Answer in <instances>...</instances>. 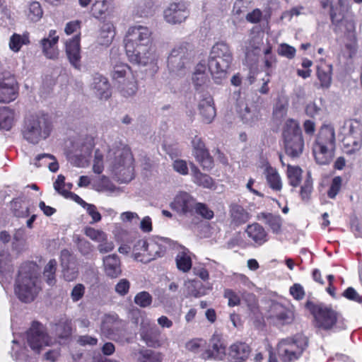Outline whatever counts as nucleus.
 Masks as SVG:
<instances>
[{
	"label": "nucleus",
	"instance_id": "obj_1",
	"mask_svg": "<svg viewBox=\"0 0 362 362\" xmlns=\"http://www.w3.org/2000/svg\"><path fill=\"white\" fill-rule=\"evenodd\" d=\"M151 31L146 26L138 25L129 28L124 47L131 63L144 66L157 60L158 57L151 46Z\"/></svg>",
	"mask_w": 362,
	"mask_h": 362
},
{
	"label": "nucleus",
	"instance_id": "obj_2",
	"mask_svg": "<svg viewBox=\"0 0 362 362\" xmlns=\"http://www.w3.org/2000/svg\"><path fill=\"white\" fill-rule=\"evenodd\" d=\"M39 283L37 266L33 263L23 264L16 280L15 293L22 302H32L40 289Z\"/></svg>",
	"mask_w": 362,
	"mask_h": 362
},
{
	"label": "nucleus",
	"instance_id": "obj_3",
	"mask_svg": "<svg viewBox=\"0 0 362 362\" xmlns=\"http://www.w3.org/2000/svg\"><path fill=\"white\" fill-rule=\"evenodd\" d=\"M233 59L232 51L227 43L217 42L211 47L208 66L216 83L221 84L227 78Z\"/></svg>",
	"mask_w": 362,
	"mask_h": 362
},
{
	"label": "nucleus",
	"instance_id": "obj_4",
	"mask_svg": "<svg viewBox=\"0 0 362 362\" xmlns=\"http://www.w3.org/2000/svg\"><path fill=\"white\" fill-rule=\"evenodd\" d=\"M335 149V132L332 125H323L320 128L313 146L316 162L320 165L330 163Z\"/></svg>",
	"mask_w": 362,
	"mask_h": 362
},
{
	"label": "nucleus",
	"instance_id": "obj_5",
	"mask_svg": "<svg viewBox=\"0 0 362 362\" xmlns=\"http://www.w3.org/2000/svg\"><path fill=\"white\" fill-rule=\"evenodd\" d=\"M169 245V239L162 237H155L148 240H140L134 246V258L137 261L149 262L163 256Z\"/></svg>",
	"mask_w": 362,
	"mask_h": 362
},
{
	"label": "nucleus",
	"instance_id": "obj_6",
	"mask_svg": "<svg viewBox=\"0 0 362 362\" xmlns=\"http://www.w3.org/2000/svg\"><path fill=\"white\" fill-rule=\"evenodd\" d=\"M52 131V124L48 116L45 114L30 115L25 120L23 130V137L28 142L37 144L47 139Z\"/></svg>",
	"mask_w": 362,
	"mask_h": 362
},
{
	"label": "nucleus",
	"instance_id": "obj_7",
	"mask_svg": "<svg viewBox=\"0 0 362 362\" xmlns=\"http://www.w3.org/2000/svg\"><path fill=\"white\" fill-rule=\"evenodd\" d=\"M282 136L286 155L291 158H298L303 151L304 140L298 122L287 119L283 127Z\"/></svg>",
	"mask_w": 362,
	"mask_h": 362
},
{
	"label": "nucleus",
	"instance_id": "obj_8",
	"mask_svg": "<svg viewBox=\"0 0 362 362\" xmlns=\"http://www.w3.org/2000/svg\"><path fill=\"white\" fill-rule=\"evenodd\" d=\"M112 152L108 154L110 162V169L116 176L118 181L121 182H129L134 178L133 157L128 150L117 149L113 153L114 158H112Z\"/></svg>",
	"mask_w": 362,
	"mask_h": 362
},
{
	"label": "nucleus",
	"instance_id": "obj_9",
	"mask_svg": "<svg viewBox=\"0 0 362 362\" xmlns=\"http://www.w3.org/2000/svg\"><path fill=\"white\" fill-rule=\"evenodd\" d=\"M306 305L315 317L317 327L324 330H337L344 327L341 315L331 307L324 304L313 305L310 302Z\"/></svg>",
	"mask_w": 362,
	"mask_h": 362
},
{
	"label": "nucleus",
	"instance_id": "obj_10",
	"mask_svg": "<svg viewBox=\"0 0 362 362\" xmlns=\"http://www.w3.org/2000/svg\"><path fill=\"white\" fill-rule=\"evenodd\" d=\"M308 339L302 334L284 339L278 344V354L284 362L297 360L308 346Z\"/></svg>",
	"mask_w": 362,
	"mask_h": 362
},
{
	"label": "nucleus",
	"instance_id": "obj_11",
	"mask_svg": "<svg viewBox=\"0 0 362 362\" xmlns=\"http://www.w3.org/2000/svg\"><path fill=\"white\" fill-rule=\"evenodd\" d=\"M100 331L109 339L122 344L129 342L126 337L124 322L115 313L104 315L101 320Z\"/></svg>",
	"mask_w": 362,
	"mask_h": 362
},
{
	"label": "nucleus",
	"instance_id": "obj_12",
	"mask_svg": "<svg viewBox=\"0 0 362 362\" xmlns=\"http://www.w3.org/2000/svg\"><path fill=\"white\" fill-rule=\"evenodd\" d=\"M27 342L30 349L40 354L45 346L53 344L52 338L47 333L44 326L37 322H33L31 327L27 332Z\"/></svg>",
	"mask_w": 362,
	"mask_h": 362
},
{
	"label": "nucleus",
	"instance_id": "obj_13",
	"mask_svg": "<svg viewBox=\"0 0 362 362\" xmlns=\"http://www.w3.org/2000/svg\"><path fill=\"white\" fill-rule=\"evenodd\" d=\"M189 44L182 42L175 46L168 58V67L171 72L178 74L189 63Z\"/></svg>",
	"mask_w": 362,
	"mask_h": 362
},
{
	"label": "nucleus",
	"instance_id": "obj_14",
	"mask_svg": "<svg viewBox=\"0 0 362 362\" xmlns=\"http://www.w3.org/2000/svg\"><path fill=\"white\" fill-rule=\"evenodd\" d=\"M17 95L18 88L15 78L10 72L0 71V103H10Z\"/></svg>",
	"mask_w": 362,
	"mask_h": 362
},
{
	"label": "nucleus",
	"instance_id": "obj_15",
	"mask_svg": "<svg viewBox=\"0 0 362 362\" xmlns=\"http://www.w3.org/2000/svg\"><path fill=\"white\" fill-rule=\"evenodd\" d=\"M139 334L148 347L158 348L163 345L160 331L149 319H144L141 322Z\"/></svg>",
	"mask_w": 362,
	"mask_h": 362
},
{
	"label": "nucleus",
	"instance_id": "obj_16",
	"mask_svg": "<svg viewBox=\"0 0 362 362\" xmlns=\"http://www.w3.org/2000/svg\"><path fill=\"white\" fill-rule=\"evenodd\" d=\"M237 112L242 121L250 126H254L261 119L262 115L259 106L242 99L238 100Z\"/></svg>",
	"mask_w": 362,
	"mask_h": 362
},
{
	"label": "nucleus",
	"instance_id": "obj_17",
	"mask_svg": "<svg viewBox=\"0 0 362 362\" xmlns=\"http://www.w3.org/2000/svg\"><path fill=\"white\" fill-rule=\"evenodd\" d=\"M269 318L277 325H289L295 318L294 309L279 303H273L270 306Z\"/></svg>",
	"mask_w": 362,
	"mask_h": 362
},
{
	"label": "nucleus",
	"instance_id": "obj_18",
	"mask_svg": "<svg viewBox=\"0 0 362 362\" xmlns=\"http://www.w3.org/2000/svg\"><path fill=\"white\" fill-rule=\"evenodd\" d=\"M192 153L197 161L204 170H211L214 166V160L206 149L202 138L195 136L192 140Z\"/></svg>",
	"mask_w": 362,
	"mask_h": 362
},
{
	"label": "nucleus",
	"instance_id": "obj_19",
	"mask_svg": "<svg viewBox=\"0 0 362 362\" xmlns=\"http://www.w3.org/2000/svg\"><path fill=\"white\" fill-rule=\"evenodd\" d=\"M189 14L185 3H173L164 11V19L172 25L180 24L187 19Z\"/></svg>",
	"mask_w": 362,
	"mask_h": 362
},
{
	"label": "nucleus",
	"instance_id": "obj_20",
	"mask_svg": "<svg viewBox=\"0 0 362 362\" xmlns=\"http://www.w3.org/2000/svg\"><path fill=\"white\" fill-rule=\"evenodd\" d=\"M196 200L187 192H180L175 196L170 204L173 210L181 215H194Z\"/></svg>",
	"mask_w": 362,
	"mask_h": 362
},
{
	"label": "nucleus",
	"instance_id": "obj_21",
	"mask_svg": "<svg viewBox=\"0 0 362 362\" xmlns=\"http://www.w3.org/2000/svg\"><path fill=\"white\" fill-rule=\"evenodd\" d=\"M66 54L70 64L76 69H81L80 35H76L65 43Z\"/></svg>",
	"mask_w": 362,
	"mask_h": 362
},
{
	"label": "nucleus",
	"instance_id": "obj_22",
	"mask_svg": "<svg viewBox=\"0 0 362 362\" xmlns=\"http://www.w3.org/2000/svg\"><path fill=\"white\" fill-rule=\"evenodd\" d=\"M226 347L223 345L221 337L214 334L210 339L209 349L202 354L204 359L215 358L223 359L225 355Z\"/></svg>",
	"mask_w": 362,
	"mask_h": 362
},
{
	"label": "nucleus",
	"instance_id": "obj_23",
	"mask_svg": "<svg viewBox=\"0 0 362 362\" xmlns=\"http://www.w3.org/2000/svg\"><path fill=\"white\" fill-rule=\"evenodd\" d=\"M199 110L205 123L210 124L214 120L216 112L214 99L209 94L202 96L199 103Z\"/></svg>",
	"mask_w": 362,
	"mask_h": 362
},
{
	"label": "nucleus",
	"instance_id": "obj_24",
	"mask_svg": "<svg viewBox=\"0 0 362 362\" xmlns=\"http://www.w3.org/2000/svg\"><path fill=\"white\" fill-rule=\"evenodd\" d=\"M59 41V36L54 30H51L49 36L41 40L43 54L49 59H54L57 58L59 51L57 45Z\"/></svg>",
	"mask_w": 362,
	"mask_h": 362
},
{
	"label": "nucleus",
	"instance_id": "obj_25",
	"mask_svg": "<svg viewBox=\"0 0 362 362\" xmlns=\"http://www.w3.org/2000/svg\"><path fill=\"white\" fill-rule=\"evenodd\" d=\"M114 0H95L91 7L93 16L98 19L105 18L114 11Z\"/></svg>",
	"mask_w": 362,
	"mask_h": 362
},
{
	"label": "nucleus",
	"instance_id": "obj_26",
	"mask_svg": "<svg viewBox=\"0 0 362 362\" xmlns=\"http://www.w3.org/2000/svg\"><path fill=\"white\" fill-rule=\"evenodd\" d=\"M104 272L111 278H117L122 274L121 262L119 257L115 255H109L103 258Z\"/></svg>",
	"mask_w": 362,
	"mask_h": 362
},
{
	"label": "nucleus",
	"instance_id": "obj_27",
	"mask_svg": "<svg viewBox=\"0 0 362 362\" xmlns=\"http://www.w3.org/2000/svg\"><path fill=\"white\" fill-rule=\"evenodd\" d=\"M91 88L100 99L107 100L111 95L108 80L101 74H95L93 76Z\"/></svg>",
	"mask_w": 362,
	"mask_h": 362
},
{
	"label": "nucleus",
	"instance_id": "obj_28",
	"mask_svg": "<svg viewBox=\"0 0 362 362\" xmlns=\"http://www.w3.org/2000/svg\"><path fill=\"white\" fill-rule=\"evenodd\" d=\"M245 233L257 246L262 245L268 241V235L266 230L259 223L249 225Z\"/></svg>",
	"mask_w": 362,
	"mask_h": 362
},
{
	"label": "nucleus",
	"instance_id": "obj_29",
	"mask_svg": "<svg viewBox=\"0 0 362 362\" xmlns=\"http://www.w3.org/2000/svg\"><path fill=\"white\" fill-rule=\"evenodd\" d=\"M132 356L136 362H162L161 354L146 349H133Z\"/></svg>",
	"mask_w": 362,
	"mask_h": 362
},
{
	"label": "nucleus",
	"instance_id": "obj_30",
	"mask_svg": "<svg viewBox=\"0 0 362 362\" xmlns=\"http://www.w3.org/2000/svg\"><path fill=\"white\" fill-rule=\"evenodd\" d=\"M263 43L262 38L258 35H254L249 40L245 47V57L251 62H256L261 52V45Z\"/></svg>",
	"mask_w": 362,
	"mask_h": 362
},
{
	"label": "nucleus",
	"instance_id": "obj_31",
	"mask_svg": "<svg viewBox=\"0 0 362 362\" xmlns=\"http://www.w3.org/2000/svg\"><path fill=\"white\" fill-rule=\"evenodd\" d=\"M339 134L354 136V142L357 144L362 142V125L358 121L346 122L341 128Z\"/></svg>",
	"mask_w": 362,
	"mask_h": 362
},
{
	"label": "nucleus",
	"instance_id": "obj_32",
	"mask_svg": "<svg viewBox=\"0 0 362 362\" xmlns=\"http://www.w3.org/2000/svg\"><path fill=\"white\" fill-rule=\"evenodd\" d=\"M332 65L325 62L317 66V76L322 88H328L332 83Z\"/></svg>",
	"mask_w": 362,
	"mask_h": 362
},
{
	"label": "nucleus",
	"instance_id": "obj_33",
	"mask_svg": "<svg viewBox=\"0 0 362 362\" xmlns=\"http://www.w3.org/2000/svg\"><path fill=\"white\" fill-rule=\"evenodd\" d=\"M250 348L245 343H235L230 346L229 356L233 362H243L249 356Z\"/></svg>",
	"mask_w": 362,
	"mask_h": 362
},
{
	"label": "nucleus",
	"instance_id": "obj_34",
	"mask_svg": "<svg viewBox=\"0 0 362 362\" xmlns=\"http://www.w3.org/2000/svg\"><path fill=\"white\" fill-rule=\"evenodd\" d=\"M190 168L193 177V182L199 186L211 189L214 185V180L208 175L201 173L199 169L193 163H190Z\"/></svg>",
	"mask_w": 362,
	"mask_h": 362
},
{
	"label": "nucleus",
	"instance_id": "obj_35",
	"mask_svg": "<svg viewBox=\"0 0 362 362\" xmlns=\"http://www.w3.org/2000/svg\"><path fill=\"white\" fill-rule=\"evenodd\" d=\"M264 174L269 186L275 191H280L282 188V182L277 170L268 163H265Z\"/></svg>",
	"mask_w": 362,
	"mask_h": 362
},
{
	"label": "nucleus",
	"instance_id": "obj_36",
	"mask_svg": "<svg viewBox=\"0 0 362 362\" xmlns=\"http://www.w3.org/2000/svg\"><path fill=\"white\" fill-rule=\"evenodd\" d=\"M54 333L60 339H68L72 334L71 320L67 317H62L54 326Z\"/></svg>",
	"mask_w": 362,
	"mask_h": 362
},
{
	"label": "nucleus",
	"instance_id": "obj_37",
	"mask_svg": "<svg viewBox=\"0 0 362 362\" xmlns=\"http://www.w3.org/2000/svg\"><path fill=\"white\" fill-rule=\"evenodd\" d=\"M192 79L197 90L204 87L208 81V76L206 74V66L204 64L199 63L196 66Z\"/></svg>",
	"mask_w": 362,
	"mask_h": 362
},
{
	"label": "nucleus",
	"instance_id": "obj_38",
	"mask_svg": "<svg viewBox=\"0 0 362 362\" xmlns=\"http://www.w3.org/2000/svg\"><path fill=\"white\" fill-rule=\"evenodd\" d=\"M230 214L233 222L238 225L247 222L250 217L246 210L236 204L230 205Z\"/></svg>",
	"mask_w": 362,
	"mask_h": 362
},
{
	"label": "nucleus",
	"instance_id": "obj_39",
	"mask_svg": "<svg viewBox=\"0 0 362 362\" xmlns=\"http://www.w3.org/2000/svg\"><path fill=\"white\" fill-rule=\"evenodd\" d=\"M112 76L113 80L118 83V85L125 81L128 77H133L129 66L125 64L115 65L112 72Z\"/></svg>",
	"mask_w": 362,
	"mask_h": 362
},
{
	"label": "nucleus",
	"instance_id": "obj_40",
	"mask_svg": "<svg viewBox=\"0 0 362 362\" xmlns=\"http://www.w3.org/2000/svg\"><path fill=\"white\" fill-rule=\"evenodd\" d=\"M14 112L8 107H0V129L9 130L13 126Z\"/></svg>",
	"mask_w": 362,
	"mask_h": 362
},
{
	"label": "nucleus",
	"instance_id": "obj_41",
	"mask_svg": "<svg viewBox=\"0 0 362 362\" xmlns=\"http://www.w3.org/2000/svg\"><path fill=\"white\" fill-rule=\"evenodd\" d=\"M118 89L124 97L127 98L134 95L137 90L134 78L133 77H128L125 81L118 85Z\"/></svg>",
	"mask_w": 362,
	"mask_h": 362
},
{
	"label": "nucleus",
	"instance_id": "obj_42",
	"mask_svg": "<svg viewBox=\"0 0 362 362\" xmlns=\"http://www.w3.org/2000/svg\"><path fill=\"white\" fill-rule=\"evenodd\" d=\"M115 36L113 25L105 23L100 32L99 42L102 45H108L111 43Z\"/></svg>",
	"mask_w": 362,
	"mask_h": 362
},
{
	"label": "nucleus",
	"instance_id": "obj_43",
	"mask_svg": "<svg viewBox=\"0 0 362 362\" xmlns=\"http://www.w3.org/2000/svg\"><path fill=\"white\" fill-rule=\"evenodd\" d=\"M264 218L266 224L270 228L273 233H281L283 220L279 215L268 214L264 216Z\"/></svg>",
	"mask_w": 362,
	"mask_h": 362
},
{
	"label": "nucleus",
	"instance_id": "obj_44",
	"mask_svg": "<svg viewBox=\"0 0 362 362\" xmlns=\"http://www.w3.org/2000/svg\"><path fill=\"white\" fill-rule=\"evenodd\" d=\"M57 263L55 259H50L47 264L45 267L43 276L49 286H53L56 283L55 273L57 270Z\"/></svg>",
	"mask_w": 362,
	"mask_h": 362
},
{
	"label": "nucleus",
	"instance_id": "obj_45",
	"mask_svg": "<svg viewBox=\"0 0 362 362\" xmlns=\"http://www.w3.org/2000/svg\"><path fill=\"white\" fill-rule=\"evenodd\" d=\"M30 42L29 37L27 34L21 35L14 33L10 38L9 48L14 52H18L23 45H27Z\"/></svg>",
	"mask_w": 362,
	"mask_h": 362
},
{
	"label": "nucleus",
	"instance_id": "obj_46",
	"mask_svg": "<svg viewBox=\"0 0 362 362\" xmlns=\"http://www.w3.org/2000/svg\"><path fill=\"white\" fill-rule=\"evenodd\" d=\"M28 18L33 22L39 21L43 15V10L41 7V5L37 1H33L29 4L28 11H27Z\"/></svg>",
	"mask_w": 362,
	"mask_h": 362
},
{
	"label": "nucleus",
	"instance_id": "obj_47",
	"mask_svg": "<svg viewBox=\"0 0 362 362\" xmlns=\"http://www.w3.org/2000/svg\"><path fill=\"white\" fill-rule=\"evenodd\" d=\"M176 264L179 270L183 272H188L192 267L190 256L185 252H180L176 257Z\"/></svg>",
	"mask_w": 362,
	"mask_h": 362
},
{
	"label": "nucleus",
	"instance_id": "obj_48",
	"mask_svg": "<svg viewBox=\"0 0 362 362\" xmlns=\"http://www.w3.org/2000/svg\"><path fill=\"white\" fill-rule=\"evenodd\" d=\"M343 136L341 142L343 144V148L346 153L352 154L354 151L358 150L361 147L362 142L356 144L354 142V136H349L347 134H341Z\"/></svg>",
	"mask_w": 362,
	"mask_h": 362
},
{
	"label": "nucleus",
	"instance_id": "obj_49",
	"mask_svg": "<svg viewBox=\"0 0 362 362\" xmlns=\"http://www.w3.org/2000/svg\"><path fill=\"white\" fill-rule=\"evenodd\" d=\"M287 174L290 185L294 187L298 186L301 180L302 170L297 166L288 165Z\"/></svg>",
	"mask_w": 362,
	"mask_h": 362
},
{
	"label": "nucleus",
	"instance_id": "obj_50",
	"mask_svg": "<svg viewBox=\"0 0 362 362\" xmlns=\"http://www.w3.org/2000/svg\"><path fill=\"white\" fill-rule=\"evenodd\" d=\"M195 214L208 220L211 219L214 216V211L206 204L197 202L194 208V215Z\"/></svg>",
	"mask_w": 362,
	"mask_h": 362
},
{
	"label": "nucleus",
	"instance_id": "obj_51",
	"mask_svg": "<svg viewBox=\"0 0 362 362\" xmlns=\"http://www.w3.org/2000/svg\"><path fill=\"white\" fill-rule=\"evenodd\" d=\"M11 257L8 251H0V274H6L11 271Z\"/></svg>",
	"mask_w": 362,
	"mask_h": 362
},
{
	"label": "nucleus",
	"instance_id": "obj_52",
	"mask_svg": "<svg viewBox=\"0 0 362 362\" xmlns=\"http://www.w3.org/2000/svg\"><path fill=\"white\" fill-rule=\"evenodd\" d=\"M313 192V180L310 173H308L307 177L303 182L300 187V195L303 200L307 201L309 199L310 194Z\"/></svg>",
	"mask_w": 362,
	"mask_h": 362
},
{
	"label": "nucleus",
	"instance_id": "obj_53",
	"mask_svg": "<svg viewBox=\"0 0 362 362\" xmlns=\"http://www.w3.org/2000/svg\"><path fill=\"white\" fill-rule=\"evenodd\" d=\"M35 159L37 161L35 163V165L37 167H40L41 165H42V163H40V161L42 160L49 159V160H52L50 163H48V167H49V169L50 170V171L54 173V172H57L59 169L58 163L57 162L55 158L51 154H49V153L40 154L36 156Z\"/></svg>",
	"mask_w": 362,
	"mask_h": 362
},
{
	"label": "nucleus",
	"instance_id": "obj_54",
	"mask_svg": "<svg viewBox=\"0 0 362 362\" xmlns=\"http://www.w3.org/2000/svg\"><path fill=\"white\" fill-rule=\"evenodd\" d=\"M152 296L147 291H141L134 297V303L141 308H146L152 303Z\"/></svg>",
	"mask_w": 362,
	"mask_h": 362
},
{
	"label": "nucleus",
	"instance_id": "obj_55",
	"mask_svg": "<svg viewBox=\"0 0 362 362\" xmlns=\"http://www.w3.org/2000/svg\"><path fill=\"white\" fill-rule=\"evenodd\" d=\"M84 233L92 240L98 243L101 240H105V233L101 230L95 229L92 227H86L84 229Z\"/></svg>",
	"mask_w": 362,
	"mask_h": 362
},
{
	"label": "nucleus",
	"instance_id": "obj_56",
	"mask_svg": "<svg viewBox=\"0 0 362 362\" xmlns=\"http://www.w3.org/2000/svg\"><path fill=\"white\" fill-rule=\"evenodd\" d=\"M73 187V184L71 182H65V177L62 175H59L57 179L54 183V189L61 195L62 191H70Z\"/></svg>",
	"mask_w": 362,
	"mask_h": 362
},
{
	"label": "nucleus",
	"instance_id": "obj_57",
	"mask_svg": "<svg viewBox=\"0 0 362 362\" xmlns=\"http://www.w3.org/2000/svg\"><path fill=\"white\" fill-rule=\"evenodd\" d=\"M277 52L280 56L291 59L295 57L296 50L295 47L286 43H281L278 47Z\"/></svg>",
	"mask_w": 362,
	"mask_h": 362
},
{
	"label": "nucleus",
	"instance_id": "obj_58",
	"mask_svg": "<svg viewBox=\"0 0 362 362\" xmlns=\"http://www.w3.org/2000/svg\"><path fill=\"white\" fill-rule=\"evenodd\" d=\"M104 170L103 155L97 149L95 151V157L93 160V170L96 174H101Z\"/></svg>",
	"mask_w": 362,
	"mask_h": 362
},
{
	"label": "nucleus",
	"instance_id": "obj_59",
	"mask_svg": "<svg viewBox=\"0 0 362 362\" xmlns=\"http://www.w3.org/2000/svg\"><path fill=\"white\" fill-rule=\"evenodd\" d=\"M250 6L248 0H236L233 5V12L235 15H240L245 13Z\"/></svg>",
	"mask_w": 362,
	"mask_h": 362
},
{
	"label": "nucleus",
	"instance_id": "obj_60",
	"mask_svg": "<svg viewBox=\"0 0 362 362\" xmlns=\"http://www.w3.org/2000/svg\"><path fill=\"white\" fill-rule=\"evenodd\" d=\"M341 182L342 180L339 176L333 178L331 186L327 192V195L329 198H335L341 189Z\"/></svg>",
	"mask_w": 362,
	"mask_h": 362
},
{
	"label": "nucleus",
	"instance_id": "obj_61",
	"mask_svg": "<svg viewBox=\"0 0 362 362\" xmlns=\"http://www.w3.org/2000/svg\"><path fill=\"white\" fill-rule=\"evenodd\" d=\"M98 250L101 254H105L112 252L115 248V244L112 240H108L107 235H105V240L98 243Z\"/></svg>",
	"mask_w": 362,
	"mask_h": 362
},
{
	"label": "nucleus",
	"instance_id": "obj_62",
	"mask_svg": "<svg viewBox=\"0 0 362 362\" xmlns=\"http://www.w3.org/2000/svg\"><path fill=\"white\" fill-rule=\"evenodd\" d=\"M77 247L83 255H90L93 251L92 244L84 238H78Z\"/></svg>",
	"mask_w": 362,
	"mask_h": 362
},
{
	"label": "nucleus",
	"instance_id": "obj_63",
	"mask_svg": "<svg viewBox=\"0 0 362 362\" xmlns=\"http://www.w3.org/2000/svg\"><path fill=\"white\" fill-rule=\"evenodd\" d=\"M173 170L182 175H187L189 173L187 163L182 159H176L173 163Z\"/></svg>",
	"mask_w": 362,
	"mask_h": 362
},
{
	"label": "nucleus",
	"instance_id": "obj_64",
	"mask_svg": "<svg viewBox=\"0 0 362 362\" xmlns=\"http://www.w3.org/2000/svg\"><path fill=\"white\" fill-rule=\"evenodd\" d=\"M290 294L297 300H302L305 296L303 287L299 284H294L289 289Z\"/></svg>",
	"mask_w": 362,
	"mask_h": 362
}]
</instances>
